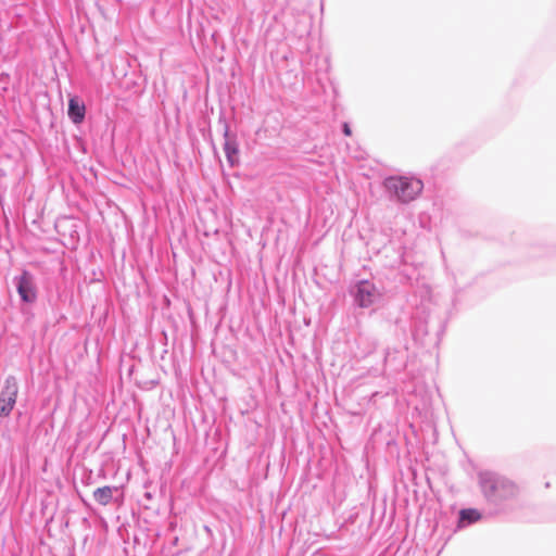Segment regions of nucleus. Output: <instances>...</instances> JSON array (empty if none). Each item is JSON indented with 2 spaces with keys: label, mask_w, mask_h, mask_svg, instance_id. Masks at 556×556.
I'll list each match as a JSON object with an SVG mask.
<instances>
[{
  "label": "nucleus",
  "mask_w": 556,
  "mask_h": 556,
  "mask_svg": "<svg viewBox=\"0 0 556 556\" xmlns=\"http://www.w3.org/2000/svg\"><path fill=\"white\" fill-rule=\"evenodd\" d=\"M383 185L390 193L404 203L415 200L424 189L422 181L412 177H389Z\"/></svg>",
  "instance_id": "1"
},
{
  "label": "nucleus",
  "mask_w": 556,
  "mask_h": 556,
  "mask_svg": "<svg viewBox=\"0 0 556 556\" xmlns=\"http://www.w3.org/2000/svg\"><path fill=\"white\" fill-rule=\"evenodd\" d=\"M354 299L359 307L366 308L379 303L382 292L372 282L363 280L355 286Z\"/></svg>",
  "instance_id": "2"
},
{
  "label": "nucleus",
  "mask_w": 556,
  "mask_h": 556,
  "mask_svg": "<svg viewBox=\"0 0 556 556\" xmlns=\"http://www.w3.org/2000/svg\"><path fill=\"white\" fill-rule=\"evenodd\" d=\"M18 393L17 381L14 377H9L5 380L4 387L0 393V415L8 416L15 403Z\"/></svg>",
  "instance_id": "3"
},
{
  "label": "nucleus",
  "mask_w": 556,
  "mask_h": 556,
  "mask_svg": "<svg viewBox=\"0 0 556 556\" xmlns=\"http://www.w3.org/2000/svg\"><path fill=\"white\" fill-rule=\"evenodd\" d=\"M17 292L21 299L26 303H33L36 300V288L31 275L24 271L16 278Z\"/></svg>",
  "instance_id": "4"
},
{
  "label": "nucleus",
  "mask_w": 556,
  "mask_h": 556,
  "mask_svg": "<svg viewBox=\"0 0 556 556\" xmlns=\"http://www.w3.org/2000/svg\"><path fill=\"white\" fill-rule=\"evenodd\" d=\"M224 151L229 164L235 166L238 163V144L236 140L229 136L228 127L225 128Z\"/></svg>",
  "instance_id": "5"
},
{
  "label": "nucleus",
  "mask_w": 556,
  "mask_h": 556,
  "mask_svg": "<svg viewBox=\"0 0 556 556\" xmlns=\"http://www.w3.org/2000/svg\"><path fill=\"white\" fill-rule=\"evenodd\" d=\"M68 116L75 124H79L84 119L85 106L76 98L70 99Z\"/></svg>",
  "instance_id": "6"
},
{
  "label": "nucleus",
  "mask_w": 556,
  "mask_h": 556,
  "mask_svg": "<svg viewBox=\"0 0 556 556\" xmlns=\"http://www.w3.org/2000/svg\"><path fill=\"white\" fill-rule=\"evenodd\" d=\"M113 489H94L92 494L97 502L102 505H106L113 497Z\"/></svg>",
  "instance_id": "7"
},
{
  "label": "nucleus",
  "mask_w": 556,
  "mask_h": 556,
  "mask_svg": "<svg viewBox=\"0 0 556 556\" xmlns=\"http://www.w3.org/2000/svg\"><path fill=\"white\" fill-rule=\"evenodd\" d=\"M480 518V514L476 509H463L460 511V520L468 521L469 523L477 521Z\"/></svg>",
  "instance_id": "8"
},
{
  "label": "nucleus",
  "mask_w": 556,
  "mask_h": 556,
  "mask_svg": "<svg viewBox=\"0 0 556 556\" xmlns=\"http://www.w3.org/2000/svg\"><path fill=\"white\" fill-rule=\"evenodd\" d=\"M480 481L483 484H486V483H498V479H497L496 475H494L493 472H490V471L481 472L480 473Z\"/></svg>",
  "instance_id": "9"
},
{
  "label": "nucleus",
  "mask_w": 556,
  "mask_h": 556,
  "mask_svg": "<svg viewBox=\"0 0 556 556\" xmlns=\"http://www.w3.org/2000/svg\"><path fill=\"white\" fill-rule=\"evenodd\" d=\"M485 492H484V496L485 498H488L489 501H495V497H496V492L498 491V489H493V488H490V489H484Z\"/></svg>",
  "instance_id": "10"
},
{
  "label": "nucleus",
  "mask_w": 556,
  "mask_h": 556,
  "mask_svg": "<svg viewBox=\"0 0 556 556\" xmlns=\"http://www.w3.org/2000/svg\"><path fill=\"white\" fill-rule=\"evenodd\" d=\"M343 132L346 135V136H350L351 135V129L349 127L348 124H344L343 126Z\"/></svg>",
  "instance_id": "11"
}]
</instances>
